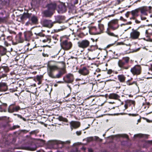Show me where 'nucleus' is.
Returning <instances> with one entry per match:
<instances>
[{"label": "nucleus", "instance_id": "nucleus-1", "mask_svg": "<svg viewBox=\"0 0 152 152\" xmlns=\"http://www.w3.org/2000/svg\"><path fill=\"white\" fill-rule=\"evenodd\" d=\"M109 28L113 30H115L118 27L117 20H113L109 22L108 24Z\"/></svg>", "mask_w": 152, "mask_h": 152}, {"label": "nucleus", "instance_id": "nucleus-2", "mask_svg": "<svg viewBox=\"0 0 152 152\" xmlns=\"http://www.w3.org/2000/svg\"><path fill=\"white\" fill-rule=\"evenodd\" d=\"M62 48L64 50L70 49L72 46V44L70 42L66 40L63 41L61 44Z\"/></svg>", "mask_w": 152, "mask_h": 152}, {"label": "nucleus", "instance_id": "nucleus-3", "mask_svg": "<svg viewBox=\"0 0 152 152\" xmlns=\"http://www.w3.org/2000/svg\"><path fill=\"white\" fill-rule=\"evenodd\" d=\"M90 43V42L87 39L83 40L77 42L78 46L84 49L88 47Z\"/></svg>", "mask_w": 152, "mask_h": 152}, {"label": "nucleus", "instance_id": "nucleus-4", "mask_svg": "<svg viewBox=\"0 0 152 152\" xmlns=\"http://www.w3.org/2000/svg\"><path fill=\"white\" fill-rule=\"evenodd\" d=\"M130 71L134 75H139L141 72V67L139 65H135L133 68H131Z\"/></svg>", "mask_w": 152, "mask_h": 152}, {"label": "nucleus", "instance_id": "nucleus-5", "mask_svg": "<svg viewBox=\"0 0 152 152\" xmlns=\"http://www.w3.org/2000/svg\"><path fill=\"white\" fill-rule=\"evenodd\" d=\"M48 73L49 76L51 77H54L53 72L58 69V67L56 65H51L49 64L48 65Z\"/></svg>", "mask_w": 152, "mask_h": 152}, {"label": "nucleus", "instance_id": "nucleus-6", "mask_svg": "<svg viewBox=\"0 0 152 152\" xmlns=\"http://www.w3.org/2000/svg\"><path fill=\"white\" fill-rule=\"evenodd\" d=\"M140 32L136 30L133 29L130 34V38L133 39H137L140 36Z\"/></svg>", "mask_w": 152, "mask_h": 152}, {"label": "nucleus", "instance_id": "nucleus-7", "mask_svg": "<svg viewBox=\"0 0 152 152\" xmlns=\"http://www.w3.org/2000/svg\"><path fill=\"white\" fill-rule=\"evenodd\" d=\"M64 80L65 83H71L74 80L73 75L71 74H68L64 77Z\"/></svg>", "mask_w": 152, "mask_h": 152}, {"label": "nucleus", "instance_id": "nucleus-8", "mask_svg": "<svg viewBox=\"0 0 152 152\" xmlns=\"http://www.w3.org/2000/svg\"><path fill=\"white\" fill-rule=\"evenodd\" d=\"M152 8L151 7H144L139 8V11H140L141 15H147V12L150 10Z\"/></svg>", "mask_w": 152, "mask_h": 152}, {"label": "nucleus", "instance_id": "nucleus-9", "mask_svg": "<svg viewBox=\"0 0 152 152\" xmlns=\"http://www.w3.org/2000/svg\"><path fill=\"white\" fill-rule=\"evenodd\" d=\"M20 109V107L18 106H14L13 104H11L8 109V112L10 113H12L15 112H17Z\"/></svg>", "mask_w": 152, "mask_h": 152}, {"label": "nucleus", "instance_id": "nucleus-10", "mask_svg": "<svg viewBox=\"0 0 152 152\" xmlns=\"http://www.w3.org/2000/svg\"><path fill=\"white\" fill-rule=\"evenodd\" d=\"M70 127L72 130L73 129H76L79 128L80 125V122L77 121H72L70 123Z\"/></svg>", "mask_w": 152, "mask_h": 152}, {"label": "nucleus", "instance_id": "nucleus-11", "mask_svg": "<svg viewBox=\"0 0 152 152\" xmlns=\"http://www.w3.org/2000/svg\"><path fill=\"white\" fill-rule=\"evenodd\" d=\"M54 23L50 20H45L43 21L42 25L44 27L50 28L53 26Z\"/></svg>", "mask_w": 152, "mask_h": 152}, {"label": "nucleus", "instance_id": "nucleus-12", "mask_svg": "<svg viewBox=\"0 0 152 152\" xmlns=\"http://www.w3.org/2000/svg\"><path fill=\"white\" fill-rule=\"evenodd\" d=\"M95 26L90 27L89 29V32L90 34L92 35H96L99 34V31Z\"/></svg>", "mask_w": 152, "mask_h": 152}, {"label": "nucleus", "instance_id": "nucleus-13", "mask_svg": "<svg viewBox=\"0 0 152 152\" xmlns=\"http://www.w3.org/2000/svg\"><path fill=\"white\" fill-rule=\"evenodd\" d=\"M58 11L60 13H63L66 11V8L65 6L63 4H61L58 6Z\"/></svg>", "mask_w": 152, "mask_h": 152}, {"label": "nucleus", "instance_id": "nucleus-14", "mask_svg": "<svg viewBox=\"0 0 152 152\" xmlns=\"http://www.w3.org/2000/svg\"><path fill=\"white\" fill-rule=\"evenodd\" d=\"M78 72L79 73L84 75H86L89 73L88 69L86 67H84L80 69Z\"/></svg>", "mask_w": 152, "mask_h": 152}, {"label": "nucleus", "instance_id": "nucleus-15", "mask_svg": "<svg viewBox=\"0 0 152 152\" xmlns=\"http://www.w3.org/2000/svg\"><path fill=\"white\" fill-rule=\"evenodd\" d=\"M126 64V63L122 59L119 60L118 62V66L122 69H127L129 67V66H124V65Z\"/></svg>", "mask_w": 152, "mask_h": 152}, {"label": "nucleus", "instance_id": "nucleus-16", "mask_svg": "<svg viewBox=\"0 0 152 152\" xmlns=\"http://www.w3.org/2000/svg\"><path fill=\"white\" fill-rule=\"evenodd\" d=\"M46 7L48 9L54 12V10L56 7V5L55 3H50L48 4Z\"/></svg>", "mask_w": 152, "mask_h": 152}, {"label": "nucleus", "instance_id": "nucleus-17", "mask_svg": "<svg viewBox=\"0 0 152 152\" xmlns=\"http://www.w3.org/2000/svg\"><path fill=\"white\" fill-rule=\"evenodd\" d=\"M54 12L47 9L43 12V15L46 17H50L53 14Z\"/></svg>", "mask_w": 152, "mask_h": 152}, {"label": "nucleus", "instance_id": "nucleus-18", "mask_svg": "<svg viewBox=\"0 0 152 152\" xmlns=\"http://www.w3.org/2000/svg\"><path fill=\"white\" fill-rule=\"evenodd\" d=\"M108 97L110 99H113L120 100V96L115 93H112L110 94Z\"/></svg>", "mask_w": 152, "mask_h": 152}, {"label": "nucleus", "instance_id": "nucleus-19", "mask_svg": "<svg viewBox=\"0 0 152 152\" xmlns=\"http://www.w3.org/2000/svg\"><path fill=\"white\" fill-rule=\"evenodd\" d=\"M31 14L28 13H24L23 15L20 16L21 20H24L27 18H29L31 16Z\"/></svg>", "mask_w": 152, "mask_h": 152}, {"label": "nucleus", "instance_id": "nucleus-20", "mask_svg": "<svg viewBox=\"0 0 152 152\" xmlns=\"http://www.w3.org/2000/svg\"><path fill=\"white\" fill-rule=\"evenodd\" d=\"M117 77L118 80L120 82L124 83L126 77L123 75H118Z\"/></svg>", "mask_w": 152, "mask_h": 152}, {"label": "nucleus", "instance_id": "nucleus-21", "mask_svg": "<svg viewBox=\"0 0 152 152\" xmlns=\"http://www.w3.org/2000/svg\"><path fill=\"white\" fill-rule=\"evenodd\" d=\"M139 9L138 8L132 11L131 12V13L133 17H136L139 15Z\"/></svg>", "mask_w": 152, "mask_h": 152}, {"label": "nucleus", "instance_id": "nucleus-22", "mask_svg": "<svg viewBox=\"0 0 152 152\" xmlns=\"http://www.w3.org/2000/svg\"><path fill=\"white\" fill-rule=\"evenodd\" d=\"M31 20L33 24H36L37 23L38 19L37 16L34 15L31 18Z\"/></svg>", "mask_w": 152, "mask_h": 152}, {"label": "nucleus", "instance_id": "nucleus-23", "mask_svg": "<svg viewBox=\"0 0 152 152\" xmlns=\"http://www.w3.org/2000/svg\"><path fill=\"white\" fill-rule=\"evenodd\" d=\"M148 135L147 134H139L134 135V137H144L147 138Z\"/></svg>", "mask_w": 152, "mask_h": 152}, {"label": "nucleus", "instance_id": "nucleus-24", "mask_svg": "<svg viewBox=\"0 0 152 152\" xmlns=\"http://www.w3.org/2000/svg\"><path fill=\"white\" fill-rule=\"evenodd\" d=\"M6 52V49L4 47H0V54L3 55L5 54Z\"/></svg>", "mask_w": 152, "mask_h": 152}, {"label": "nucleus", "instance_id": "nucleus-25", "mask_svg": "<svg viewBox=\"0 0 152 152\" xmlns=\"http://www.w3.org/2000/svg\"><path fill=\"white\" fill-rule=\"evenodd\" d=\"M97 28L99 30V34H100L104 29V25L102 24H99Z\"/></svg>", "mask_w": 152, "mask_h": 152}, {"label": "nucleus", "instance_id": "nucleus-26", "mask_svg": "<svg viewBox=\"0 0 152 152\" xmlns=\"http://www.w3.org/2000/svg\"><path fill=\"white\" fill-rule=\"evenodd\" d=\"M43 42H47L50 43L51 42V39L50 37L49 36H47L46 37V38L42 40Z\"/></svg>", "mask_w": 152, "mask_h": 152}, {"label": "nucleus", "instance_id": "nucleus-27", "mask_svg": "<svg viewBox=\"0 0 152 152\" xmlns=\"http://www.w3.org/2000/svg\"><path fill=\"white\" fill-rule=\"evenodd\" d=\"M4 88V91H5L7 88V86L6 83H0V88Z\"/></svg>", "mask_w": 152, "mask_h": 152}, {"label": "nucleus", "instance_id": "nucleus-28", "mask_svg": "<svg viewBox=\"0 0 152 152\" xmlns=\"http://www.w3.org/2000/svg\"><path fill=\"white\" fill-rule=\"evenodd\" d=\"M58 119L60 121H63L66 122H67L68 121L66 118H64L61 116H60L58 117Z\"/></svg>", "mask_w": 152, "mask_h": 152}, {"label": "nucleus", "instance_id": "nucleus-29", "mask_svg": "<svg viewBox=\"0 0 152 152\" xmlns=\"http://www.w3.org/2000/svg\"><path fill=\"white\" fill-rule=\"evenodd\" d=\"M129 58L128 57H124L122 60L124 61L126 64H128L129 62Z\"/></svg>", "mask_w": 152, "mask_h": 152}, {"label": "nucleus", "instance_id": "nucleus-30", "mask_svg": "<svg viewBox=\"0 0 152 152\" xmlns=\"http://www.w3.org/2000/svg\"><path fill=\"white\" fill-rule=\"evenodd\" d=\"M31 35L32 34L31 33L29 32H28L24 33V36L26 39L29 38Z\"/></svg>", "mask_w": 152, "mask_h": 152}, {"label": "nucleus", "instance_id": "nucleus-31", "mask_svg": "<svg viewBox=\"0 0 152 152\" xmlns=\"http://www.w3.org/2000/svg\"><path fill=\"white\" fill-rule=\"evenodd\" d=\"M1 69H2L5 72H7L9 71L8 67L6 66H1L0 67V70Z\"/></svg>", "mask_w": 152, "mask_h": 152}, {"label": "nucleus", "instance_id": "nucleus-32", "mask_svg": "<svg viewBox=\"0 0 152 152\" xmlns=\"http://www.w3.org/2000/svg\"><path fill=\"white\" fill-rule=\"evenodd\" d=\"M107 34L110 36L116 37V36L113 33L111 32L109 30V29H107L106 31Z\"/></svg>", "mask_w": 152, "mask_h": 152}, {"label": "nucleus", "instance_id": "nucleus-33", "mask_svg": "<svg viewBox=\"0 0 152 152\" xmlns=\"http://www.w3.org/2000/svg\"><path fill=\"white\" fill-rule=\"evenodd\" d=\"M63 74L61 72H60L59 73L57 74L56 76H54V77H53V78H59Z\"/></svg>", "mask_w": 152, "mask_h": 152}, {"label": "nucleus", "instance_id": "nucleus-34", "mask_svg": "<svg viewBox=\"0 0 152 152\" xmlns=\"http://www.w3.org/2000/svg\"><path fill=\"white\" fill-rule=\"evenodd\" d=\"M35 34L37 36H38L40 37H44L45 36L44 34L42 33H35Z\"/></svg>", "mask_w": 152, "mask_h": 152}, {"label": "nucleus", "instance_id": "nucleus-35", "mask_svg": "<svg viewBox=\"0 0 152 152\" xmlns=\"http://www.w3.org/2000/svg\"><path fill=\"white\" fill-rule=\"evenodd\" d=\"M42 77V76L41 75H37L36 76V79L38 81L41 80Z\"/></svg>", "mask_w": 152, "mask_h": 152}, {"label": "nucleus", "instance_id": "nucleus-36", "mask_svg": "<svg viewBox=\"0 0 152 152\" xmlns=\"http://www.w3.org/2000/svg\"><path fill=\"white\" fill-rule=\"evenodd\" d=\"M87 141L88 142H90L92 141L93 140V137H88L87 139Z\"/></svg>", "mask_w": 152, "mask_h": 152}, {"label": "nucleus", "instance_id": "nucleus-37", "mask_svg": "<svg viewBox=\"0 0 152 152\" xmlns=\"http://www.w3.org/2000/svg\"><path fill=\"white\" fill-rule=\"evenodd\" d=\"M76 134L78 136L82 134V132L81 131H77L76 132Z\"/></svg>", "mask_w": 152, "mask_h": 152}, {"label": "nucleus", "instance_id": "nucleus-38", "mask_svg": "<svg viewBox=\"0 0 152 152\" xmlns=\"http://www.w3.org/2000/svg\"><path fill=\"white\" fill-rule=\"evenodd\" d=\"M18 117L21 119H23L24 121H26V119L24 118L21 115L18 114L17 115Z\"/></svg>", "mask_w": 152, "mask_h": 152}, {"label": "nucleus", "instance_id": "nucleus-39", "mask_svg": "<svg viewBox=\"0 0 152 152\" xmlns=\"http://www.w3.org/2000/svg\"><path fill=\"white\" fill-rule=\"evenodd\" d=\"M144 15H141V18L142 20H145L146 19V18L144 16Z\"/></svg>", "mask_w": 152, "mask_h": 152}, {"label": "nucleus", "instance_id": "nucleus-40", "mask_svg": "<svg viewBox=\"0 0 152 152\" xmlns=\"http://www.w3.org/2000/svg\"><path fill=\"white\" fill-rule=\"evenodd\" d=\"M78 0H73L72 1L75 4H77L78 3Z\"/></svg>", "mask_w": 152, "mask_h": 152}, {"label": "nucleus", "instance_id": "nucleus-41", "mask_svg": "<svg viewBox=\"0 0 152 152\" xmlns=\"http://www.w3.org/2000/svg\"><path fill=\"white\" fill-rule=\"evenodd\" d=\"M7 39L9 41H11V40L12 39V37L11 36H7Z\"/></svg>", "mask_w": 152, "mask_h": 152}, {"label": "nucleus", "instance_id": "nucleus-42", "mask_svg": "<svg viewBox=\"0 0 152 152\" xmlns=\"http://www.w3.org/2000/svg\"><path fill=\"white\" fill-rule=\"evenodd\" d=\"M122 137H126V138H128V136L126 134H122Z\"/></svg>", "mask_w": 152, "mask_h": 152}, {"label": "nucleus", "instance_id": "nucleus-43", "mask_svg": "<svg viewBox=\"0 0 152 152\" xmlns=\"http://www.w3.org/2000/svg\"><path fill=\"white\" fill-rule=\"evenodd\" d=\"M6 76V75L5 74H3L1 75H0V77H1V79L2 77H4Z\"/></svg>", "mask_w": 152, "mask_h": 152}, {"label": "nucleus", "instance_id": "nucleus-44", "mask_svg": "<svg viewBox=\"0 0 152 152\" xmlns=\"http://www.w3.org/2000/svg\"><path fill=\"white\" fill-rule=\"evenodd\" d=\"M4 44L7 46H8L9 45L8 43L6 41H5L4 42Z\"/></svg>", "mask_w": 152, "mask_h": 152}, {"label": "nucleus", "instance_id": "nucleus-45", "mask_svg": "<svg viewBox=\"0 0 152 152\" xmlns=\"http://www.w3.org/2000/svg\"><path fill=\"white\" fill-rule=\"evenodd\" d=\"M1 105L2 106H7V104L6 103H2Z\"/></svg>", "mask_w": 152, "mask_h": 152}, {"label": "nucleus", "instance_id": "nucleus-46", "mask_svg": "<svg viewBox=\"0 0 152 152\" xmlns=\"http://www.w3.org/2000/svg\"><path fill=\"white\" fill-rule=\"evenodd\" d=\"M112 72V71L111 70H109L108 72V73L109 74H110Z\"/></svg>", "mask_w": 152, "mask_h": 152}, {"label": "nucleus", "instance_id": "nucleus-47", "mask_svg": "<svg viewBox=\"0 0 152 152\" xmlns=\"http://www.w3.org/2000/svg\"><path fill=\"white\" fill-rule=\"evenodd\" d=\"M133 83H128V82H127V84L129 86L132 85L133 84Z\"/></svg>", "mask_w": 152, "mask_h": 152}, {"label": "nucleus", "instance_id": "nucleus-48", "mask_svg": "<svg viewBox=\"0 0 152 152\" xmlns=\"http://www.w3.org/2000/svg\"><path fill=\"white\" fill-rule=\"evenodd\" d=\"M57 83H63V82L61 81H58L57 82Z\"/></svg>", "mask_w": 152, "mask_h": 152}, {"label": "nucleus", "instance_id": "nucleus-49", "mask_svg": "<svg viewBox=\"0 0 152 152\" xmlns=\"http://www.w3.org/2000/svg\"><path fill=\"white\" fill-rule=\"evenodd\" d=\"M147 142L149 143L152 144V141H148Z\"/></svg>", "mask_w": 152, "mask_h": 152}, {"label": "nucleus", "instance_id": "nucleus-50", "mask_svg": "<svg viewBox=\"0 0 152 152\" xmlns=\"http://www.w3.org/2000/svg\"><path fill=\"white\" fill-rule=\"evenodd\" d=\"M42 55H43V56L45 57L46 56H48V55L47 54H45L44 53H43Z\"/></svg>", "mask_w": 152, "mask_h": 152}, {"label": "nucleus", "instance_id": "nucleus-51", "mask_svg": "<svg viewBox=\"0 0 152 152\" xmlns=\"http://www.w3.org/2000/svg\"><path fill=\"white\" fill-rule=\"evenodd\" d=\"M124 107H125V109H126L127 108V105L126 104H125L124 105Z\"/></svg>", "mask_w": 152, "mask_h": 152}, {"label": "nucleus", "instance_id": "nucleus-52", "mask_svg": "<svg viewBox=\"0 0 152 152\" xmlns=\"http://www.w3.org/2000/svg\"><path fill=\"white\" fill-rule=\"evenodd\" d=\"M70 143V141H66V143L69 144Z\"/></svg>", "mask_w": 152, "mask_h": 152}, {"label": "nucleus", "instance_id": "nucleus-53", "mask_svg": "<svg viewBox=\"0 0 152 152\" xmlns=\"http://www.w3.org/2000/svg\"><path fill=\"white\" fill-rule=\"evenodd\" d=\"M140 122V119H138L137 120V124H138V123Z\"/></svg>", "mask_w": 152, "mask_h": 152}, {"label": "nucleus", "instance_id": "nucleus-54", "mask_svg": "<svg viewBox=\"0 0 152 152\" xmlns=\"http://www.w3.org/2000/svg\"><path fill=\"white\" fill-rule=\"evenodd\" d=\"M151 36H152V33L151 34ZM149 41L151 42H152V39H149Z\"/></svg>", "mask_w": 152, "mask_h": 152}, {"label": "nucleus", "instance_id": "nucleus-55", "mask_svg": "<svg viewBox=\"0 0 152 152\" xmlns=\"http://www.w3.org/2000/svg\"><path fill=\"white\" fill-rule=\"evenodd\" d=\"M148 74H151V75H152V71H151V72H148Z\"/></svg>", "mask_w": 152, "mask_h": 152}, {"label": "nucleus", "instance_id": "nucleus-56", "mask_svg": "<svg viewBox=\"0 0 152 152\" xmlns=\"http://www.w3.org/2000/svg\"><path fill=\"white\" fill-rule=\"evenodd\" d=\"M88 50L89 51H92L93 50V49H92L91 48H89V49H88Z\"/></svg>", "mask_w": 152, "mask_h": 152}, {"label": "nucleus", "instance_id": "nucleus-57", "mask_svg": "<svg viewBox=\"0 0 152 152\" xmlns=\"http://www.w3.org/2000/svg\"><path fill=\"white\" fill-rule=\"evenodd\" d=\"M38 81V84H40L41 83V80H39V81Z\"/></svg>", "mask_w": 152, "mask_h": 152}, {"label": "nucleus", "instance_id": "nucleus-58", "mask_svg": "<svg viewBox=\"0 0 152 152\" xmlns=\"http://www.w3.org/2000/svg\"><path fill=\"white\" fill-rule=\"evenodd\" d=\"M89 151L90 152H92V150L91 149H89Z\"/></svg>", "mask_w": 152, "mask_h": 152}, {"label": "nucleus", "instance_id": "nucleus-59", "mask_svg": "<svg viewBox=\"0 0 152 152\" xmlns=\"http://www.w3.org/2000/svg\"><path fill=\"white\" fill-rule=\"evenodd\" d=\"M57 86V85L56 84H55L54 85V86H55V87H56Z\"/></svg>", "mask_w": 152, "mask_h": 152}, {"label": "nucleus", "instance_id": "nucleus-60", "mask_svg": "<svg viewBox=\"0 0 152 152\" xmlns=\"http://www.w3.org/2000/svg\"><path fill=\"white\" fill-rule=\"evenodd\" d=\"M123 18H122V17H121V20H122V19H123Z\"/></svg>", "mask_w": 152, "mask_h": 152}, {"label": "nucleus", "instance_id": "nucleus-61", "mask_svg": "<svg viewBox=\"0 0 152 152\" xmlns=\"http://www.w3.org/2000/svg\"><path fill=\"white\" fill-rule=\"evenodd\" d=\"M17 126V128H19V126Z\"/></svg>", "mask_w": 152, "mask_h": 152}, {"label": "nucleus", "instance_id": "nucleus-62", "mask_svg": "<svg viewBox=\"0 0 152 152\" xmlns=\"http://www.w3.org/2000/svg\"><path fill=\"white\" fill-rule=\"evenodd\" d=\"M151 84H152V80L151 81Z\"/></svg>", "mask_w": 152, "mask_h": 152}, {"label": "nucleus", "instance_id": "nucleus-63", "mask_svg": "<svg viewBox=\"0 0 152 152\" xmlns=\"http://www.w3.org/2000/svg\"><path fill=\"white\" fill-rule=\"evenodd\" d=\"M96 137V139L98 138V137Z\"/></svg>", "mask_w": 152, "mask_h": 152}, {"label": "nucleus", "instance_id": "nucleus-64", "mask_svg": "<svg viewBox=\"0 0 152 152\" xmlns=\"http://www.w3.org/2000/svg\"><path fill=\"white\" fill-rule=\"evenodd\" d=\"M150 17H152V15H151Z\"/></svg>", "mask_w": 152, "mask_h": 152}]
</instances>
